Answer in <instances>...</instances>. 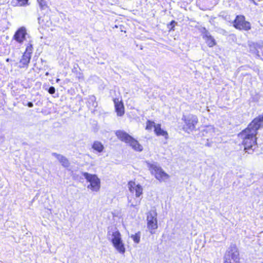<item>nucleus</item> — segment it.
<instances>
[{"label":"nucleus","instance_id":"obj_26","mask_svg":"<svg viewBox=\"0 0 263 263\" xmlns=\"http://www.w3.org/2000/svg\"><path fill=\"white\" fill-rule=\"evenodd\" d=\"M48 92L50 94H53L55 92V88L53 87H50L49 88Z\"/></svg>","mask_w":263,"mask_h":263},{"label":"nucleus","instance_id":"obj_14","mask_svg":"<svg viewBox=\"0 0 263 263\" xmlns=\"http://www.w3.org/2000/svg\"><path fill=\"white\" fill-rule=\"evenodd\" d=\"M127 144H128L134 150L136 151L141 152L143 149L142 146L133 137H131V139L129 140Z\"/></svg>","mask_w":263,"mask_h":263},{"label":"nucleus","instance_id":"obj_10","mask_svg":"<svg viewBox=\"0 0 263 263\" xmlns=\"http://www.w3.org/2000/svg\"><path fill=\"white\" fill-rule=\"evenodd\" d=\"M27 34L26 30L24 27L20 28L15 33L14 39L18 43H22Z\"/></svg>","mask_w":263,"mask_h":263},{"label":"nucleus","instance_id":"obj_9","mask_svg":"<svg viewBox=\"0 0 263 263\" xmlns=\"http://www.w3.org/2000/svg\"><path fill=\"white\" fill-rule=\"evenodd\" d=\"M127 186L130 193H135L137 198L139 197L143 193L142 187L140 184H136L135 181H129L127 184Z\"/></svg>","mask_w":263,"mask_h":263},{"label":"nucleus","instance_id":"obj_2","mask_svg":"<svg viewBox=\"0 0 263 263\" xmlns=\"http://www.w3.org/2000/svg\"><path fill=\"white\" fill-rule=\"evenodd\" d=\"M107 238L119 253L122 255L125 253L126 251L125 243L122 239L121 234L116 228H108Z\"/></svg>","mask_w":263,"mask_h":263},{"label":"nucleus","instance_id":"obj_21","mask_svg":"<svg viewBox=\"0 0 263 263\" xmlns=\"http://www.w3.org/2000/svg\"><path fill=\"white\" fill-rule=\"evenodd\" d=\"M157 124L155 123L154 122L148 121L146 123V129L147 130H151L154 127L155 128V126Z\"/></svg>","mask_w":263,"mask_h":263},{"label":"nucleus","instance_id":"obj_30","mask_svg":"<svg viewBox=\"0 0 263 263\" xmlns=\"http://www.w3.org/2000/svg\"><path fill=\"white\" fill-rule=\"evenodd\" d=\"M252 1L254 2V1H253V0H252Z\"/></svg>","mask_w":263,"mask_h":263},{"label":"nucleus","instance_id":"obj_11","mask_svg":"<svg viewBox=\"0 0 263 263\" xmlns=\"http://www.w3.org/2000/svg\"><path fill=\"white\" fill-rule=\"evenodd\" d=\"M203 30L204 32H202L203 39L210 47H213L216 44L215 40L205 28L203 29Z\"/></svg>","mask_w":263,"mask_h":263},{"label":"nucleus","instance_id":"obj_25","mask_svg":"<svg viewBox=\"0 0 263 263\" xmlns=\"http://www.w3.org/2000/svg\"><path fill=\"white\" fill-rule=\"evenodd\" d=\"M128 203H130L131 206L135 207L140 204V200H136L135 202H132L131 199L128 198Z\"/></svg>","mask_w":263,"mask_h":263},{"label":"nucleus","instance_id":"obj_17","mask_svg":"<svg viewBox=\"0 0 263 263\" xmlns=\"http://www.w3.org/2000/svg\"><path fill=\"white\" fill-rule=\"evenodd\" d=\"M31 53L30 52L26 51L22 56L20 62L24 65H27L29 63Z\"/></svg>","mask_w":263,"mask_h":263},{"label":"nucleus","instance_id":"obj_18","mask_svg":"<svg viewBox=\"0 0 263 263\" xmlns=\"http://www.w3.org/2000/svg\"><path fill=\"white\" fill-rule=\"evenodd\" d=\"M92 148L97 152L101 153L103 151L104 147L101 142L96 141L93 142Z\"/></svg>","mask_w":263,"mask_h":263},{"label":"nucleus","instance_id":"obj_24","mask_svg":"<svg viewBox=\"0 0 263 263\" xmlns=\"http://www.w3.org/2000/svg\"><path fill=\"white\" fill-rule=\"evenodd\" d=\"M257 120V124L259 125V128L263 127V116L254 119L253 120Z\"/></svg>","mask_w":263,"mask_h":263},{"label":"nucleus","instance_id":"obj_22","mask_svg":"<svg viewBox=\"0 0 263 263\" xmlns=\"http://www.w3.org/2000/svg\"><path fill=\"white\" fill-rule=\"evenodd\" d=\"M17 5L19 6H25L28 5V0H17Z\"/></svg>","mask_w":263,"mask_h":263},{"label":"nucleus","instance_id":"obj_12","mask_svg":"<svg viewBox=\"0 0 263 263\" xmlns=\"http://www.w3.org/2000/svg\"><path fill=\"white\" fill-rule=\"evenodd\" d=\"M114 103L117 115L119 116H123L124 114V107L122 101H120L119 99H114Z\"/></svg>","mask_w":263,"mask_h":263},{"label":"nucleus","instance_id":"obj_1","mask_svg":"<svg viewBox=\"0 0 263 263\" xmlns=\"http://www.w3.org/2000/svg\"><path fill=\"white\" fill-rule=\"evenodd\" d=\"M257 120H253L247 128L240 133L239 136L242 139L245 150L249 154L252 153L256 147V134L259 128Z\"/></svg>","mask_w":263,"mask_h":263},{"label":"nucleus","instance_id":"obj_16","mask_svg":"<svg viewBox=\"0 0 263 263\" xmlns=\"http://www.w3.org/2000/svg\"><path fill=\"white\" fill-rule=\"evenodd\" d=\"M52 155L54 156L59 160V161L60 162V163L64 167H68L69 166V162L66 157H65L63 155L55 153H53Z\"/></svg>","mask_w":263,"mask_h":263},{"label":"nucleus","instance_id":"obj_5","mask_svg":"<svg viewBox=\"0 0 263 263\" xmlns=\"http://www.w3.org/2000/svg\"><path fill=\"white\" fill-rule=\"evenodd\" d=\"M182 119L185 123L183 129L187 133H190L195 129V126L198 121L197 117L193 115L183 116Z\"/></svg>","mask_w":263,"mask_h":263},{"label":"nucleus","instance_id":"obj_6","mask_svg":"<svg viewBox=\"0 0 263 263\" xmlns=\"http://www.w3.org/2000/svg\"><path fill=\"white\" fill-rule=\"evenodd\" d=\"M224 259V263H238L239 252L235 246H231L229 248L225 254Z\"/></svg>","mask_w":263,"mask_h":263},{"label":"nucleus","instance_id":"obj_28","mask_svg":"<svg viewBox=\"0 0 263 263\" xmlns=\"http://www.w3.org/2000/svg\"><path fill=\"white\" fill-rule=\"evenodd\" d=\"M60 81V79H57V80H56V82H57V83H59Z\"/></svg>","mask_w":263,"mask_h":263},{"label":"nucleus","instance_id":"obj_4","mask_svg":"<svg viewBox=\"0 0 263 263\" xmlns=\"http://www.w3.org/2000/svg\"><path fill=\"white\" fill-rule=\"evenodd\" d=\"M83 175L87 182L89 184L87 185V189L92 192H98L100 191L101 187V181L97 175L91 174L88 173H83Z\"/></svg>","mask_w":263,"mask_h":263},{"label":"nucleus","instance_id":"obj_19","mask_svg":"<svg viewBox=\"0 0 263 263\" xmlns=\"http://www.w3.org/2000/svg\"><path fill=\"white\" fill-rule=\"evenodd\" d=\"M215 128L212 126H208L204 130V132H205L207 134H209V135L211 136H214L213 134L215 132Z\"/></svg>","mask_w":263,"mask_h":263},{"label":"nucleus","instance_id":"obj_15","mask_svg":"<svg viewBox=\"0 0 263 263\" xmlns=\"http://www.w3.org/2000/svg\"><path fill=\"white\" fill-rule=\"evenodd\" d=\"M154 132L157 136H163L165 138V139H167L168 138V133L167 132L161 129V125L159 124H158L155 126Z\"/></svg>","mask_w":263,"mask_h":263},{"label":"nucleus","instance_id":"obj_20","mask_svg":"<svg viewBox=\"0 0 263 263\" xmlns=\"http://www.w3.org/2000/svg\"><path fill=\"white\" fill-rule=\"evenodd\" d=\"M130 237L133 239V241L135 243H139L140 241V233L139 232L136 233L135 234H133L131 235Z\"/></svg>","mask_w":263,"mask_h":263},{"label":"nucleus","instance_id":"obj_13","mask_svg":"<svg viewBox=\"0 0 263 263\" xmlns=\"http://www.w3.org/2000/svg\"><path fill=\"white\" fill-rule=\"evenodd\" d=\"M116 135L118 139H119L122 141L125 142L126 143H128L129 140L131 139L132 137L126 132L120 130L116 131Z\"/></svg>","mask_w":263,"mask_h":263},{"label":"nucleus","instance_id":"obj_3","mask_svg":"<svg viewBox=\"0 0 263 263\" xmlns=\"http://www.w3.org/2000/svg\"><path fill=\"white\" fill-rule=\"evenodd\" d=\"M151 174L160 182L166 181L170 177L168 174L165 173L163 169L157 163H151L148 161L145 162Z\"/></svg>","mask_w":263,"mask_h":263},{"label":"nucleus","instance_id":"obj_23","mask_svg":"<svg viewBox=\"0 0 263 263\" xmlns=\"http://www.w3.org/2000/svg\"><path fill=\"white\" fill-rule=\"evenodd\" d=\"M37 1L42 9H45L47 7V4L45 0H37Z\"/></svg>","mask_w":263,"mask_h":263},{"label":"nucleus","instance_id":"obj_29","mask_svg":"<svg viewBox=\"0 0 263 263\" xmlns=\"http://www.w3.org/2000/svg\"><path fill=\"white\" fill-rule=\"evenodd\" d=\"M48 74H49L48 72H46V76H48Z\"/></svg>","mask_w":263,"mask_h":263},{"label":"nucleus","instance_id":"obj_7","mask_svg":"<svg viewBox=\"0 0 263 263\" xmlns=\"http://www.w3.org/2000/svg\"><path fill=\"white\" fill-rule=\"evenodd\" d=\"M157 213L155 211H149L147 215V226L150 233L154 234L158 228Z\"/></svg>","mask_w":263,"mask_h":263},{"label":"nucleus","instance_id":"obj_27","mask_svg":"<svg viewBox=\"0 0 263 263\" xmlns=\"http://www.w3.org/2000/svg\"><path fill=\"white\" fill-rule=\"evenodd\" d=\"M33 103L32 102H28V106L29 107H33Z\"/></svg>","mask_w":263,"mask_h":263},{"label":"nucleus","instance_id":"obj_8","mask_svg":"<svg viewBox=\"0 0 263 263\" xmlns=\"http://www.w3.org/2000/svg\"><path fill=\"white\" fill-rule=\"evenodd\" d=\"M234 26L239 30H249L251 29L250 23L245 21L242 15H237L234 21Z\"/></svg>","mask_w":263,"mask_h":263}]
</instances>
